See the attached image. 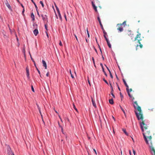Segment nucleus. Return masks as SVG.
Wrapping results in <instances>:
<instances>
[{
  "label": "nucleus",
  "instance_id": "nucleus-50",
  "mask_svg": "<svg viewBox=\"0 0 155 155\" xmlns=\"http://www.w3.org/2000/svg\"><path fill=\"white\" fill-rule=\"evenodd\" d=\"M64 18L66 19V21H67L66 16V15L65 14H64Z\"/></svg>",
  "mask_w": 155,
  "mask_h": 155
},
{
  "label": "nucleus",
  "instance_id": "nucleus-28",
  "mask_svg": "<svg viewBox=\"0 0 155 155\" xmlns=\"http://www.w3.org/2000/svg\"><path fill=\"white\" fill-rule=\"evenodd\" d=\"M123 131L124 132V133L127 135H128V134H127V132L126 131V130L125 129H123Z\"/></svg>",
  "mask_w": 155,
  "mask_h": 155
},
{
  "label": "nucleus",
  "instance_id": "nucleus-33",
  "mask_svg": "<svg viewBox=\"0 0 155 155\" xmlns=\"http://www.w3.org/2000/svg\"><path fill=\"white\" fill-rule=\"evenodd\" d=\"M40 3L41 4V6L43 7H44V4L42 1H40Z\"/></svg>",
  "mask_w": 155,
  "mask_h": 155
},
{
  "label": "nucleus",
  "instance_id": "nucleus-24",
  "mask_svg": "<svg viewBox=\"0 0 155 155\" xmlns=\"http://www.w3.org/2000/svg\"><path fill=\"white\" fill-rule=\"evenodd\" d=\"M109 103L111 104H114L113 100V99H111L109 100Z\"/></svg>",
  "mask_w": 155,
  "mask_h": 155
},
{
  "label": "nucleus",
  "instance_id": "nucleus-41",
  "mask_svg": "<svg viewBox=\"0 0 155 155\" xmlns=\"http://www.w3.org/2000/svg\"><path fill=\"white\" fill-rule=\"evenodd\" d=\"M74 35L75 37L77 40V41H78V38H77V36H76V35L75 34H74Z\"/></svg>",
  "mask_w": 155,
  "mask_h": 155
},
{
  "label": "nucleus",
  "instance_id": "nucleus-27",
  "mask_svg": "<svg viewBox=\"0 0 155 155\" xmlns=\"http://www.w3.org/2000/svg\"><path fill=\"white\" fill-rule=\"evenodd\" d=\"M37 71H38V73L39 74H40V76L41 77V73H40V71H39V70L38 69V68H37V67L36 66H36H35Z\"/></svg>",
  "mask_w": 155,
  "mask_h": 155
},
{
  "label": "nucleus",
  "instance_id": "nucleus-10",
  "mask_svg": "<svg viewBox=\"0 0 155 155\" xmlns=\"http://www.w3.org/2000/svg\"><path fill=\"white\" fill-rule=\"evenodd\" d=\"M154 143L152 144V146H149V147L150 148L152 151L153 152L154 154L153 155H155V150L154 148V147H153V145Z\"/></svg>",
  "mask_w": 155,
  "mask_h": 155
},
{
  "label": "nucleus",
  "instance_id": "nucleus-49",
  "mask_svg": "<svg viewBox=\"0 0 155 155\" xmlns=\"http://www.w3.org/2000/svg\"><path fill=\"white\" fill-rule=\"evenodd\" d=\"M93 150L94 151V152H95V153L97 155V152L96 151V150L95 149H94Z\"/></svg>",
  "mask_w": 155,
  "mask_h": 155
},
{
  "label": "nucleus",
  "instance_id": "nucleus-29",
  "mask_svg": "<svg viewBox=\"0 0 155 155\" xmlns=\"http://www.w3.org/2000/svg\"><path fill=\"white\" fill-rule=\"evenodd\" d=\"M31 18H32L33 20H35L34 15L33 13H31Z\"/></svg>",
  "mask_w": 155,
  "mask_h": 155
},
{
  "label": "nucleus",
  "instance_id": "nucleus-51",
  "mask_svg": "<svg viewBox=\"0 0 155 155\" xmlns=\"http://www.w3.org/2000/svg\"><path fill=\"white\" fill-rule=\"evenodd\" d=\"M45 33H46V34L47 36V37L48 38V33H47V31H45Z\"/></svg>",
  "mask_w": 155,
  "mask_h": 155
},
{
  "label": "nucleus",
  "instance_id": "nucleus-13",
  "mask_svg": "<svg viewBox=\"0 0 155 155\" xmlns=\"http://www.w3.org/2000/svg\"><path fill=\"white\" fill-rule=\"evenodd\" d=\"M5 5L8 8L9 10H12V8L11 6H10V4L8 3L7 0H6V2H5Z\"/></svg>",
  "mask_w": 155,
  "mask_h": 155
},
{
  "label": "nucleus",
  "instance_id": "nucleus-30",
  "mask_svg": "<svg viewBox=\"0 0 155 155\" xmlns=\"http://www.w3.org/2000/svg\"><path fill=\"white\" fill-rule=\"evenodd\" d=\"M120 108L121 109V110H122V111H123V112H124V114L125 115V113L124 110L123 109V108L120 105Z\"/></svg>",
  "mask_w": 155,
  "mask_h": 155
},
{
  "label": "nucleus",
  "instance_id": "nucleus-19",
  "mask_svg": "<svg viewBox=\"0 0 155 155\" xmlns=\"http://www.w3.org/2000/svg\"><path fill=\"white\" fill-rule=\"evenodd\" d=\"M36 104L37 105L38 109L40 113V114L41 115V116L42 117V121L44 122V121H43V118H42V115L41 114V111L40 108V107H39L38 105L37 104Z\"/></svg>",
  "mask_w": 155,
  "mask_h": 155
},
{
  "label": "nucleus",
  "instance_id": "nucleus-34",
  "mask_svg": "<svg viewBox=\"0 0 155 155\" xmlns=\"http://www.w3.org/2000/svg\"><path fill=\"white\" fill-rule=\"evenodd\" d=\"M73 108H74V109L76 110V111L78 112V110L76 107L75 106V105L74 104H73Z\"/></svg>",
  "mask_w": 155,
  "mask_h": 155
},
{
  "label": "nucleus",
  "instance_id": "nucleus-56",
  "mask_svg": "<svg viewBox=\"0 0 155 155\" xmlns=\"http://www.w3.org/2000/svg\"><path fill=\"white\" fill-rule=\"evenodd\" d=\"M133 153H134V155H135L136 152H135V151H134V150H133Z\"/></svg>",
  "mask_w": 155,
  "mask_h": 155
},
{
  "label": "nucleus",
  "instance_id": "nucleus-35",
  "mask_svg": "<svg viewBox=\"0 0 155 155\" xmlns=\"http://www.w3.org/2000/svg\"><path fill=\"white\" fill-rule=\"evenodd\" d=\"M70 74L71 75V77H72V78H74V77L73 75L72 74L71 72V70L70 69Z\"/></svg>",
  "mask_w": 155,
  "mask_h": 155
},
{
  "label": "nucleus",
  "instance_id": "nucleus-20",
  "mask_svg": "<svg viewBox=\"0 0 155 155\" xmlns=\"http://www.w3.org/2000/svg\"><path fill=\"white\" fill-rule=\"evenodd\" d=\"M141 34L140 33H139L137 35L136 37L135 38L134 41H136L138 38H140V37Z\"/></svg>",
  "mask_w": 155,
  "mask_h": 155
},
{
  "label": "nucleus",
  "instance_id": "nucleus-39",
  "mask_svg": "<svg viewBox=\"0 0 155 155\" xmlns=\"http://www.w3.org/2000/svg\"><path fill=\"white\" fill-rule=\"evenodd\" d=\"M34 5L35 6V8H36V11H37V10H38V7L37 6L35 3H34Z\"/></svg>",
  "mask_w": 155,
  "mask_h": 155
},
{
  "label": "nucleus",
  "instance_id": "nucleus-32",
  "mask_svg": "<svg viewBox=\"0 0 155 155\" xmlns=\"http://www.w3.org/2000/svg\"><path fill=\"white\" fill-rule=\"evenodd\" d=\"M45 28L46 30L47 31L48 30L47 27H48V24H46L45 25Z\"/></svg>",
  "mask_w": 155,
  "mask_h": 155
},
{
  "label": "nucleus",
  "instance_id": "nucleus-12",
  "mask_svg": "<svg viewBox=\"0 0 155 155\" xmlns=\"http://www.w3.org/2000/svg\"><path fill=\"white\" fill-rule=\"evenodd\" d=\"M97 19H98V21L100 25L101 26V28L103 30V29H104L103 26L101 23V19L99 16H98L97 17Z\"/></svg>",
  "mask_w": 155,
  "mask_h": 155
},
{
  "label": "nucleus",
  "instance_id": "nucleus-48",
  "mask_svg": "<svg viewBox=\"0 0 155 155\" xmlns=\"http://www.w3.org/2000/svg\"><path fill=\"white\" fill-rule=\"evenodd\" d=\"M37 11V14H38V16H39V17H40V15H39V12H38V10H37V11Z\"/></svg>",
  "mask_w": 155,
  "mask_h": 155
},
{
  "label": "nucleus",
  "instance_id": "nucleus-25",
  "mask_svg": "<svg viewBox=\"0 0 155 155\" xmlns=\"http://www.w3.org/2000/svg\"><path fill=\"white\" fill-rule=\"evenodd\" d=\"M138 42L139 44V46L141 48H142L143 47V45L141 44L140 42V40H138Z\"/></svg>",
  "mask_w": 155,
  "mask_h": 155
},
{
  "label": "nucleus",
  "instance_id": "nucleus-4",
  "mask_svg": "<svg viewBox=\"0 0 155 155\" xmlns=\"http://www.w3.org/2000/svg\"><path fill=\"white\" fill-rule=\"evenodd\" d=\"M123 81L125 85V86L127 87L126 90L127 91V93L128 94V95L129 97L131 98L132 99V100H133L134 99V98L133 97L132 95H131L130 93H129V89H128L129 87L127 85V83H126L125 81V80L124 79H123Z\"/></svg>",
  "mask_w": 155,
  "mask_h": 155
},
{
  "label": "nucleus",
  "instance_id": "nucleus-31",
  "mask_svg": "<svg viewBox=\"0 0 155 155\" xmlns=\"http://www.w3.org/2000/svg\"><path fill=\"white\" fill-rule=\"evenodd\" d=\"M58 15L59 16V17L60 18V19L61 20H62V17L61 16V14L60 13V12H58Z\"/></svg>",
  "mask_w": 155,
  "mask_h": 155
},
{
  "label": "nucleus",
  "instance_id": "nucleus-40",
  "mask_svg": "<svg viewBox=\"0 0 155 155\" xmlns=\"http://www.w3.org/2000/svg\"><path fill=\"white\" fill-rule=\"evenodd\" d=\"M56 10H57V11L58 12V13L60 11H59V10L58 8L56 6Z\"/></svg>",
  "mask_w": 155,
  "mask_h": 155
},
{
  "label": "nucleus",
  "instance_id": "nucleus-52",
  "mask_svg": "<svg viewBox=\"0 0 155 155\" xmlns=\"http://www.w3.org/2000/svg\"><path fill=\"white\" fill-rule=\"evenodd\" d=\"M25 11V10H24V8L23 9V10L22 12V14L23 15H24V12Z\"/></svg>",
  "mask_w": 155,
  "mask_h": 155
},
{
  "label": "nucleus",
  "instance_id": "nucleus-42",
  "mask_svg": "<svg viewBox=\"0 0 155 155\" xmlns=\"http://www.w3.org/2000/svg\"><path fill=\"white\" fill-rule=\"evenodd\" d=\"M59 45L61 46H62V43H61V41H60V42L59 43Z\"/></svg>",
  "mask_w": 155,
  "mask_h": 155
},
{
  "label": "nucleus",
  "instance_id": "nucleus-11",
  "mask_svg": "<svg viewBox=\"0 0 155 155\" xmlns=\"http://www.w3.org/2000/svg\"><path fill=\"white\" fill-rule=\"evenodd\" d=\"M110 87H111V92H110V93H111V95L113 97V98H115V96L114 95V94H113V92L114 91V90H113V87L112 86L111 84L110 83Z\"/></svg>",
  "mask_w": 155,
  "mask_h": 155
},
{
  "label": "nucleus",
  "instance_id": "nucleus-5",
  "mask_svg": "<svg viewBox=\"0 0 155 155\" xmlns=\"http://www.w3.org/2000/svg\"><path fill=\"white\" fill-rule=\"evenodd\" d=\"M143 119L141 120L142 122L140 124L141 128L142 129V131H143V130L144 129H147L148 127V126H147V125L144 123V121L143 120Z\"/></svg>",
  "mask_w": 155,
  "mask_h": 155
},
{
  "label": "nucleus",
  "instance_id": "nucleus-8",
  "mask_svg": "<svg viewBox=\"0 0 155 155\" xmlns=\"http://www.w3.org/2000/svg\"><path fill=\"white\" fill-rule=\"evenodd\" d=\"M7 153L9 155H14V153L12 151L10 148L8 147L7 148Z\"/></svg>",
  "mask_w": 155,
  "mask_h": 155
},
{
  "label": "nucleus",
  "instance_id": "nucleus-36",
  "mask_svg": "<svg viewBox=\"0 0 155 155\" xmlns=\"http://www.w3.org/2000/svg\"><path fill=\"white\" fill-rule=\"evenodd\" d=\"M109 73L110 74V77L112 78H113V75H112V74H111V73L110 71V70H109Z\"/></svg>",
  "mask_w": 155,
  "mask_h": 155
},
{
  "label": "nucleus",
  "instance_id": "nucleus-1",
  "mask_svg": "<svg viewBox=\"0 0 155 155\" xmlns=\"http://www.w3.org/2000/svg\"><path fill=\"white\" fill-rule=\"evenodd\" d=\"M143 135L146 143L148 146H152V143H154V142L152 140V137L150 135V131L149 129H145L142 131Z\"/></svg>",
  "mask_w": 155,
  "mask_h": 155
},
{
  "label": "nucleus",
  "instance_id": "nucleus-61",
  "mask_svg": "<svg viewBox=\"0 0 155 155\" xmlns=\"http://www.w3.org/2000/svg\"><path fill=\"white\" fill-rule=\"evenodd\" d=\"M21 5V6L22 7V8H24V7L23 6V5L22 4Z\"/></svg>",
  "mask_w": 155,
  "mask_h": 155
},
{
  "label": "nucleus",
  "instance_id": "nucleus-9",
  "mask_svg": "<svg viewBox=\"0 0 155 155\" xmlns=\"http://www.w3.org/2000/svg\"><path fill=\"white\" fill-rule=\"evenodd\" d=\"M102 30L103 31V32L104 34V37L105 40L108 39L107 38V32L105 31L104 29Z\"/></svg>",
  "mask_w": 155,
  "mask_h": 155
},
{
  "label": "nucleus",
  "instance_id": "nucleus-26",
  "mask_svg": "<svg viewBox=\"0 0 155 155\" xmlns=\"http://www.w3.org/2000/svg\"><path fill=\"white\" fill-rule=\"evenodd\" d=\"M122 25H124V27L126 25V21H124L122 23H120Z\"/></svg>",
  "mask_w": 155,
  "mask_h": 155
},
{
  "label": "nucleus",
  "instance_id": "nucleus-43",
  "mask_svg": "<svg viewBox=\"0 0 155 155\" xmlns=\"http://www.w3.org/2000/svg\"><path fill=\"white\" fill-rule=\"evenodd\" d=\"M103 80L107 84H108V83L106 80H105V79H104Z\"/></svg>",
  "mask_w": 155,
  "mask_h": 155
},
{
  "label": "nucleus",
  "instance_id": "nucleus-60",
  "mask_svg": "<svg viewBox=\"0 0 155 155\" xmlns=\"http://www.w3.org/2000/svg\"><path fill=\"white\" fill-rule=\"evenodd\" d=\"M118 90H119V91H120V87H119L118 86Z\"/></svg>",
  "mask_w": 155,
  "mask_h": 155
},
{
  "label": "nucleus",
  "instance_id": "nucleus-17",
  "mask_svg": "<svg viewBox=\"0 0 155 155\" xmlns=\"http://www.w3.org/2000/svg\"><path fill=\"white\" fill-rule=\"evenodd\" d=\"M33 33L35 36H37L38 33V30L37 29L34 30L33 31Z\"/></svg>",
  "mask_w": 155,
  "mask_h": 155
},
{
  "label": "nucleus",
  "instance_id": "nucleus-47",
  "mask_svg": "<svg viewBox=\"0 0 155 155\" xmlns=\"http://www.w3.org/2000/svg\"><path fill=\"white\" fill-rule=\"evenodd\" d=\"M98 46L99 48H100V51L101 52V53H102V51H101V48L100 47V46H99V44H98Z\"/></svg>",
  "mask_w": 155,
  "mask_h": 155
},
{
  "label": "nucleus",
  "instance_id": "nucleus-64",
  "mask_svg": "<svg viewBox=\"0 0 155 155\" xmlns=\"http://www.w3.org/2000/svg\"><path fill=\"white\" fill-rule=\"evenodd\" d=\"M86 42H87V39L86 38Z\"/></svg>",
  "mask_w": 155,
  "mask_h": 155
},
{
  "label": "nucleus",
  "instance_id": "nucleus-15",
  "mask_svg": "<svg viewBox=\"0 0 155 155\" xmlns=\"http://www.w3.org/2000/svg\"><path fill=\"white\" fill-rule=\"evenodd\" d=\"M127 35L132 37L133 34H132V32L131 30L128 31L127 33Z\"/></svg>",
  "mask_w": 155,
  "mask_h": 155
},
{
  "label": "nucleus",
  "instance_id": "nucleus-57",
  "mask_svg": "<svg viewBox=\"0 0 155 155\" xmlns=\"http://www.w3.org/2000/svg\"><path fill=\"white\" fill-rule=\"evenodd\" d=\"M31 1L34 4V3H35L34 2L33 0H31Z\"/></svg>",
  "mask_w": 155,
  "mask_h": 155
},
{
  "label": "nucleus",
  "instance_id": "nucleus-3",
  "mask_svg": "<svg viewBox=\"0 0 155 155\" xmlns=\"http://www.w3.org/2000/svg\"><path fill=\"white\" fill-rule=\"evenodd\" d=\"M91 3L92 5V6L94 10L95 11L97 12V7L96 6L95 4L96 3L97 5H98L99 7L101 8V7L100 5V2L98 1V0H94L93 1H92L91 2Z\"/></svg>",
  "mask_w": 155,
  "mask_h": 155
},
{
  "label": "nucleus",
  "instance_id": "nucleus-6",
  "mask_svg": "<svg viewBox=\"0 0 155 155\" xmlns=\"http://www.w3.org/2000/svg\"><path fill=\"white\" fill-rule=\"evenodd\" d=\"M117 29L120 32H122L123 31V27L120 24H118L117 25Z\"/></svg>",
  "mask_w": 155,
  "mask_h": 155
},
{
  "label": "nucleus",
  "instance_id": "nucleus-46",
  "mask_svg": "<svg viewBox=\"0 0 155 155\" xmlns=\"http://www.w3.org/2000/svg\"><path fill=\"white\" fill-rule=\"evenodd\" d=\"M49 72H48L46 74V76L47 77H48L49 75Z\"/></svg>",
  "mask_w": 155,
  "mask_h": 155
},
{
  "label": "nucleus",
  "instance_id": "nucleus-7",
  "mask_svg": "<svg viewBox=\"0 0 155 155\" xmlns=\"http://www.w3.org/2000/svg\"><path fill=\"white\" fill-rule=\"evenodd\" d=\"M43 20L44 21H47L48 19L47 16L46 14L44 15V14H41Z\"/></svg>",
  "mask_w": 155,
  "mask_h": 155
},
{
  "label": "nucleus",
  "instance_id": "nucleus-16",
  "mask_svg": "<svg viewBox=\"0 0 155 155\" xmlns=\"http://www.w3.org/2000/svg\"><path fill=\"white\" fill-rule=\"evenodd\" d=\"M42 62L43 64V66L45 68V69H47V66L46 62L44 60H43L42 61Z\"/></svg>",
  "mask_w": 155,
  "mask_h": 155
},
{
  "label": "nucleus",
  "instance_id": "nucleus-63",
  "mask_svg": "<svg viewBox=\"0 0 155 155\" xmlns=\"http://www.w3.org/2000/svg\"><path fill=\"white\" fill-rule=\"evenodd\" d=\"M55 112L56 113H58V112H57V111L55 110Z\"/></svg>",
  "mask_w": 155,
  "mask_h": 155
},
{
  "label": "nucleus",
  "instance_id": "nucleus-22",
  "mask_svg": "<svg viewBox=\"0 0 155 155\" xmlns=\"http://www.w3.org/2000/svg\"><path fill=\"white\" fill-rule=\"evenodd\" d=\"M107 42V45L110 48H111V45L110 43V42L109 41L108 39H107V40H106Z\"/></svg>",
  "mask_w": 155,
  "mask_h": 155
},
{
  "label": "nucleus",
  "instance_id": "nucleus-44",
  "mask_svg": "<svg viewBox=\"0 0 155 155\" xmlns=\"http://www.w3.org/2000/svg\"><path fill=\"white\" fill-rule=\"evenodd\" d=\"M8 28H9V30L10 31V32L11 33H12V31L11 29H10V27H9V25H8Z\"/></svg>",
  "mask_w": 155,
  "mask_h": 155
},
{
  "label": "nucleus",
  "instance_id": "nucleus-54",
  "mask_svg": "<svg viewBox=\"0 0 155 155\" xmlns=\"http://www.w3.org/2000/svg\"><path fill=\"white\" fill-rule=\"evenodd\" d=\"M88 82L89 83V84L91 86V84H90L89 80L88 79Z\"/></svg>",
  "mask_w": 155,
  "mask_h": 155
},
{
  "label": "nucleus",
  "instance_id": "nucleus-23",
  "mask_svg": "<svg viewBox=\"0 0 155 155\" xmlns=\"http://www.w3.org/2000/svg\"><path fill=\"white\" fill-rule=\"evenodd\" d=\"M92 103L94 107L95 108L96 107V103H95V101L93 100L92 99Z\"/></svg>",
  "mask_w": 155,
  "mask_h": 155
},
{
  "label": "nucleus",
  "instance_id": "nucleus-37",
  "mask_svg": "<svg viewBox=\"0 0 155 155\" xmlns=\"http://www.w3.org/2000/svg\"><path fill=\"white\" fill-rule=\"evenodd\" d=\"M120 97H121V100H122V99H123V95L121 93V92H120Z\"/></svg>",
  "mask_w": 155,
  "mask_h": 155
},
{
  "label": "nucleus",
  "instance_id": "nucleus-21",
  "mask_svg": "<svg viewBox=\"0 0 155 155\" xmlns=\"http://www.w3.org/2000/svg\"><path fill=\"white\" fill-rule=\"evenodd\" d=\"M29 54H30V57H31V60H32V61L34 63V64L35 66H36V64H35V61H34V59H33L32 56H31V55L30 54V52H29Z\"/></svg>",
  "mask_w": 155,
  "mask_h": 155
},
{
  "label": "nucleus",
  "instance_id": "nucleus-45",
  "mask_svg": "<svg viewBox=\"0 0 155 155\" xmlns=\"http://www.w3.org/2000/svg\"><path fill=\"white\" fill-rule=\"evenodd\" d=\"M31 89H32V91L33 92H34V88H33V87L32 86H31Z\"/></svg>",
  "mask_w": 155,
  "mask_h": 155
},
{
  "label": "nucleus",
  "instance_id": "nucleus-55",
  "mask_svg": "<svg viewBox=\"0 0 155 155\" xmlns=\"http://www.w3.org/2000/svg\"><path fill=\"white\" fill-rule=\"evenodd\" d=\"M132 91V89L131 88H130L129 90V92H131Z\"/></svg>",
  "mask_w": 155,
  "mask_h": 155
},
{
  "label": "nucleus",
  "instance_id": "nucleus-2",
  "mask_svg": "<svg viewBox=\"0 0 155 155\" xmlns=\"http://www.w3.org/2000/svg\"><path fill=\"white\" fill-rule=\"evenodd\" d=\"M134 107L135 109L137 110L138 112L135 111V112L137 118L138 120H142L143 119V114L140 107L139 106L136 101L134 102Z\"/></svg>",
  "mask_w": 155,
  "mask_h": 155
},
{
  "label": "nucleus",
  "instance_id": "nucleus-53",
  "mask_svg": "<svg viewBox=\"0 0 155 155\" xmlns=\"http://www.w3.org/2000/svg\"><path fill=\"white\" fill-rule=\"evenodd\" d=\"M92 60L93 61L94 63V58L93 57L92 58Z\"/></svg>",
  "mask_w": 155,
  "mask_h": 155
},
{
  "label": "nucleus",
  "instance_id": "nucleus-14",
  "mask_svg": "<svg viewBox=\"0 0 155 155\" xmlns=\"http://www.w3.org/2000/svg\"><path fill=\"white\" fill-rule=\"evenodd\" d=\"M1 32L2 33V35H3V37L5 38H7V36L6 35V32L5 31H4V30H3L1 31Z\"/></svg>",
  "mask_w": 155,
  "mask_h": 155
},
{
  "label": "nucleus",
  "instance_id": "nucleus-18",
  "mask_svg": "<svg viewBox=\"0 0 155 155\" xmlns=\"http://www.w3.org/2000/svg\"><path fill=\"white\" fill-rule=\"evenodd\" d=\"M26 70L27 73V76L28 77H29V70L27 67L26 68Z\"/></svg>",
  "mask_w": 155,
  "mask_h": 155
},
{
  "label": "nucleus",
  "instance_id": "nucleus-38",
  "mask_svg": "<svg viewBox=\"0 0 155 155\" xmlns=\"http://www.w3.org/2000/svg\"><path fill=\"white\" fill-rule=\"evenodd\" d=\"M100 65H101V66L102 67V69L103 70V72H104V68H103V64L102 63H101L100 64Z\"/></svg>",
  "mask_w": 155,
  "mask_h": 155
},
{
  "label": "nucleus",
  "instance_id": "nucleus-62",
  "mask_svg": "<svg viewBox=\"0 0 155 155\" xmlns=\"http://www.w3.org/2000/svg\"><path fill=\"white\" fill-rule=\"evenodd\" d=\"M104 73L105 74L106 76H107V74H106V73L104 71Z\"/></svg>",
  "mask_w": 155,
  "mask_h": 155
},
{
  "label": "nucleus",
  "instance_id": "nucleus-58",
  "mask_svg": "<svg viewBox=\"0 0 155 155\" xmlns=\"http://www.w3.org/2000/svg\"><path fill=\"white\" fill-rule=\"evenodd\" d=\"M87 35H88V37L89 38L90 37V35H89V34L88 32Z\"/></svg>",
  "mask_w": 155,
  "mask_h": 155
},
{
  "label": "nucleus",
  "instance_id": "nucleus-59",
  "mask_svg": "<svg viewBox=\"0 0 155 155\" xmlns=\"http://www.w3.org/2000/svg\"><path fill=\"white\" fill-rule=\"evenodd\" d=\"M106 66V67L107 68V70H108V71H109V70H110L109 69V68H108V67H107V66Z\"/></svg>",
  "mask_w": 155,
  "mask_h": 155
}]
</instances>
